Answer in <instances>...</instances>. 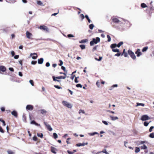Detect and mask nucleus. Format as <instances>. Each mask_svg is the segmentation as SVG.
I'll list each match as a JSON object with an SVG mask.
<instances>
[{
    "mask_svg": "<svg viewBox=\"0 0 154 154\" xmlns=\"http://www.w3.org/2000/svg\"><path fill=\"white\" fill-rule=\"evenodd\" d=\"M145 105V104L144 103H137V105L136 106H144Z\"/></svg>",
    "mask_w": 154,
    "mask_h": 154,
    "instance_id": "c756f323",
    "label": "nucleus"
},
{
    "mask_svg": "<svg viewBox=\"0 0 154 154\" xmlns=\"http://www.w3.org/2000/svg\"><path fill=\"white\" fill-rule=\"evenodd\" d=\"M67 152L69 154H73L74 153L73 152H71L69 150H68L67 151Z\"/></svg>",
    "mask_w": 154,
    "mask_h": 154,
    "instance_id": "13d9d810",
    "label": "nucleus"
},
{
    "mask_svg": "<svg viewBox=\"0 0 154 154\" xmlns=\"http://www.w3.org/2000/svg\"><path fill=\"white\" fill-rule=\"evenodd\" d=\"M141 7L143 8L147 7V5L144 3H142L140 5Z\"/></svg>",
    "mask_w": 154,
    "mask_h": 154,
    "instance_id": "4be33fe9",
    "label": "nucleus"
},
{
    "mask_svg": "<svg viewBox=\"0 0 154 154\" xmlns=\"http://www.w3.org/2000/svg\"><path fill=\"white\" fill-rule=\"evenodd\" d=\"M53 136L54 139H56L58 137V135L55 133H54L53 134Z\"/></svg>",
    "mask_w": 154,
    "mask_h": 154,
    "instance_id": "ea45409f",
    "label": "nucleus"
},
{
    "mask_svg": "<svg viewBox=\"0 0 154 154\" xmlns=\"http://www.w3.org/2000/svg\"><path fill=\"white\" fill-rule=\"evenodd\" d=\"M59 61L60 63L58 64V65L60 66H62L63 64V61L61 60H59Z\"/></svg>",
    "mask_w": 154,
    "mask_h": 154,
    "instance_id": "c03bdc74",
    "label": "nucleus"
},
{
    "mask_svg": "<svg viewBox=\"0 0 154 154\" xmlns=\"http://www.w3.org/2000/svg\"><path fill=\"white\" fill-rule=\"evenodd\" d=\"M39 28L41 29H42L47 31L48 30V28L45 26H41L39 27Z\"/></svg>",
    "mask_w": 154,
    "mask_h": 154,
    "instance_id": "ddd939ff",
    "label": "nucleus"
},
{
    "mask_svg": "<svg viewBox=\"0 0 154 154\" xmlns=\"http://www.w3.org/2000/svg\"><path fill=\"white\" fill-rule=\"evenodd\" d=\"M147 141H137V143L138 144V145H140L141 144H143L145 143H147Z\"/></svg>",
    "mask_w": 154,
    "mask_h": 154,
    "instance_id": "6ab92c4d",
    "label": "nucleus"
},
{
    "mask_svg": "<svg viewBox=\"0 0 154 154\" xmlns=\"http://www.w3.org/2000/svg\"><path fill=\"white\" fill-rule=\"evenodd\" d=\"M62 103L64 106L68 108H71L72 107V105L67 101H63L62 102Z\"/></svg>",
    "mask_w": 154,
    "mask_h": 154,
    "instance_id": "7ed1b4c3",
    "label": "nucleus"
},
{
    "mask_svg": "<svg viewBox=\"0 0 154 154\" xmlns=\"http://www.w3.org/2000/svg\"><path fill=\"white\" fill-rule=\"evenodd\" d=\"M67 37L68 38L73 37L74 36L72 34H69L67 35Z\"/></svg>",
    "mask_w": 154,
    "mask_h": 154,
    "instance_id": "3c124183",
    "label": "nucleus"
},
{
    "mask_svg": "<svg viewBox=\"0 0 154 154\" xmlns=\"http://www.w3.org/2000/svg\"><path fill=\"white\" fill-rule=\"evenodd\" d=\"M80 17L81 18V21H82L85 17V16L83 14H81L79 15Z\"/></svg>",
    "mask_w": 154,
    "mask_h": 154,
    "instance_id": "bb28decb",
    "label": "nucleus"
},
{
    "mask_svg": "<svg viewBox=\"0 0 154 154\" xmlns=\"http://www.w3.org/2000/svg\"><path fill=\"white\" fill-rule=\"evenodd\" d=\"M61 69L63 70L64 72H66V68H65V67L63 66H61Z\"/></svg>",
    "mask_w": 154,
    "mask_h": 154,
    "instance_id": "052dcab7",
    "label": "nucleus"
},
{
    "mask_svg": "<svg viewBox=\"0 0 154 154\" xmlns=\"http://www.w3.org/2000/svg\"><path fill=\"white\" fill-rule=\"evenodd\" d=\"M19 57V56L18 55H16L14 56V58L15 59H17Z\"/></svg>",
    "mask_w": 154,
    "mask_h": 154,
    "instance_id": "bf43d9fd",
    "label": "nucleus"
},
{
    "mask_svg": "<svg viewBox=\"0 0 154 154\" xmlns=\"http://www.w3.org/2000/svg\"><path fill=\"white\" fill-rule=\"evenodd\" d=\"M44 125L46 126L47 129L48 131H51L52 130V128H51V125L49 124H48L47 122H44Z\"/></svg>",
    "mask_w": 154,
    "mask_h": 154,
    "instance_id": "39448f33",
    "label": "nucleus"
},
{
    "mask_svg": "<svg viewBox=\"0 0 154 154\" xmlns=\"http://www.w3.org/2000/svg\"><path fill=\"white\" fill-rule=\"evenodd\" d=\"M154 128V126H151L149 129V132H151L152 131V129H153Z\"/></svg>",
    "mask_w": 154,
    "mask_h": 154,
    "instance_id": "8fccbe9b",
    "label": "nucleus"
},
{
    "mask_svg": "<svg viewBox=\"0 0 154 154\" xmlns=\"http://www.w3.org/2000/svg\"><path fill=\"white\" fill-rule=\"evenodd\" d=\"M54 86L55 88H57L58 89H61L62 88V87H61L57 85H54Z\"/></svg>",
    "mask_w": 154,
    "mask_h": 154,
    "instance_id": "49530a36",
    "label": "nucleus"
},
{
    "mask_svg": "<svg viewBox=\"0 0 154 154\" xmlns=\"http://www.w3.org/2000/svg\"><path fill=\"white\" fill-rule=\"evenodd\" d=\"M149 137L151 138H154V133H151L149 135Z\"/></svg>",
    "mask_w": 154,
    "mask_h": 154,
    "instance_id": "79ce46f5",
    "label": "nucleus"
},
{
    "mask_svg": "<svg viewBox=\"0 0 154 154\" xmlns=\"http://www.w3.org/2000/svg\"><path fill=\"white\" fill-rule=\"evenodd\" d=\"M52 78H53V81H54V82H56V81L57 82H59L60 83V82H61V80L57 79L56 77H55L54 76H52Z\"/></svg>",
    "mask_w": 154,
    "mask_h": 154,
    "instance_id": "dca6fc26",
    "label": "nucleus"
},
{
    "mask_svg": "<svg viewBox=\"0 0 154 154\" xmlns=\"http://www.w3.org/2000/svg\"><path fill=\"white\" fill-rule=\"evenodd\" d=\"M88 134L90 136H94L95 134H98V133L96 132H94L92 133H88Z\"/></svg>",
    "mask_w": 154,
    "mask_h": 154,
    "instance_id": "393cba45",
    "label": "nucleus"
},
{
    "mask_svg": "<svg viewBox=\"0 0 154 154\" xmlns=\"http://www.w3.org/2000/svg\"><path fill=\"white\" fill-rule=\"evenodd\" d=\"M116 47H117V46L116 44H112L110 45V48L112 49Z\"/></svg>",
    "mask_w": 154,
    "mask_h": 154,
    "instance_id": "aec40b11",
    "label": "nucleus"
},
{
    "mask_svg": "<svg viewBox=\"0 0 154 154\" xmlns=\"http://www.w3.org/2000/svg\"><path fill=\"white\" fill-rule=\"evenodd\" d=\"M40 111L41 112V113L42 114H45L47 112V111L44 109H42L40 110Z\"/></svg>",
    "mask_w": 154,
    "mask_h": 154,
    "instance_id": "b1692460",
    "label": "nucleus"
},
{
    "mask_svg": "<svg viewBox=\"0 0 154 154\" xmlns=\"http://www.w3.org/2000/svg\"><path fill=\"white\" fill-rule=\"evenodd\" d=\"M148 49V47L147 46H146L144 47L142 49V51L143 52H144L146 51Z\"/></svg>",
    "mask_w": 154,
    "mask_h": 154,
    "instance_id": "cd10ccee",
    "label": "nucleus"
},
{
    "mask_svg": "<svg viewBox=\"0 0 154 154\" xmlns=\"http://www.w3.org/2000/svg\"><path fill=\"white\" fill-rule=\"evenodd\" d=\"M57 149L54 148V147L53 146H51V151L53 153L56 154L57 153V152H56V151H57Z\"/></svg>",
    "mask_w": 154,
    "mask_h": 154,
    "instance_id": "9d476101",
    "label": "nucleus"
},
{
    "mask_svg": "<svg viewBox=\"0 0 154 154\" xmlns=\"http://www.w3.org/2000/svg\"><path fill=\"white\" fill-rule=\"evenodd\" d=\"M85 17L87 19L89 23H91V21L90 18H89L88 16V15H85Z\"/></svg>",
    "mask_w": 154,
    "mask_h": 154,
    "instance_id": "2f4dec72",
    "label": "nucleus"
},
{
    "mask_svg": "<svg viewBox=\"0 0 154 154\" xmlns=\"http://www.w3.org/2000/svg\"><path fill=\"white\" fill-rule=\"evenodd\" d=\"M147 147L145 145H144L141 146V149H147Z\"/></svg>",
    "mask_w": 154,
    "mask_h": 154,
    "instance_id": "58836bf2",
    "label": "nucleus"
},
{
    "mask_svg": "<svg viewBox=\"0 0 154 154\" xmlns=\"http://www.w3.org/2000/svg\"><path fill=\"white\" fill-rule=\"evenodd\" d=\"M37 4H38V5L40 6L43 5L42 3L39 0L37 1Z\"/></svg>",
    "mask_w": 154,
    "mask_h": 154,
    "instance_id": "4c0bfd02",
    "label": "nucleus"
},
{
    "mask_svg": "<svg viewBox=\"0 0 154 154\" xmlns=\"http://www.w3.org/2000/svg\"><path fill=\"white\" fill-rule=\"evenodd\" d=\"M112 51L115 52L119 53V50L118 49L115 48L112 49Z\"/></svg>",
    "mask_w": 154,
    "mask_h": 154,
    "instance_id": "7c9ffc66",
    "label": "nucleus"
},
{
    "mask_svg": "<svg viewBox=\"0 0 154 154\" xmlns=\"http://www.w3.org/2000/svg\"><path fill=\"white\" fill-rule=\"evenodd\" d=\"M50 63L48 62H47L45 64L46 66L47 67H49L50 66Z\"/></svg>",
    "mask_w": 154,
    "mask_h": 154,
    "instance_id": "4d7b16f0",
    "label": "nucleus"
},
{
    "mask_svg": "<svg viewBox=\"0 0 154 154\" xmlns=\"http://www.w3.org/2000/svg\"><path fill=\"white\" fill-rule=\"evenodd\" d=\"M29 82L31 84V85L32 86H34V83L33 81L32 80H30L29 81Z\"/></svg>",
    "mask_w": 154,
    "mask_h": 154,
    "instance_id": "a18cd8bd",
    "label": "nucleus"
},
{
    "mask_svg": "<svg viewBox=\"0 0 154 154\" xmlns=\"http://www.w3.org/2000/svg\"><path fill=\"white\" fill-rule=\"evenodd\" d=\"M33 109V106L31 105H28L26 107V109L27 110L31 111Z\"/></svg>",
    "mask_w": 154,
    "mask_h": 154,
    "instance_id": "1a4fd4ad",
    "label": "nucleus"
},
{
    "mask_svg": "<svg viewBox=\"0 0 154 154\" xmlns=\"http://www.w3.org/2000/svg\"><path fill=\"white\" fill-rule=\"evenodd\" d=\"M37 63V61H32L31 63L32 65H35Z\"/></svg>",
    "mask_w": 154,
    "mask_h": 154,
    "instance_id": "603ef678",
    "label": "nucleus"
},
{
    "mask_svg": "<svg viewBox=\"0 0 154 154\" xmlns=\"http://www.w3.org/2000/svg\"><path fill=\"white\" fill-rule=\"evenodd\" d=\"M151 122H147L146 121H145V122H144V123H143V124H144V125L146 126V127H147V126H148V125L149 124V123H150Z\"/></svg>",
    "mask_w": 154,
    "mask_h": 154,
    "instance_id": "e433bc0d",
    "label": "nucleus"
},
{
    "mask_svg": "<svg viewBox=\"0 0 154 154\" xmlns=\"http://www.w3.org/2000/svg\"><path fill=\"white\" fill-rule=\"evenodd\" d=\"M79 46L82 50L85 49V45H81Z\"/></svg>",
    "mask_w": 154,
    "mask_h": 154,
    "instance_id": "a19ab883",
    "label": "nucleus"
},
{
    "mask_svg": "<svg viewBox=\"0 0 154 154\" xmlns=\"http://www.w3.org/2000/svg\"><path fill=\"white\" fill-rule=\"evenodd\" d=\"M6 70L5 67L3 66H0V70L2 72H5Z\"/></svg>",
    "mask_w": 154,
    "mask_h": 154,
    "instance_id": "2eb2a0df",
    "label": "nucleus"
},
{
    "mask_svg": "<svg viewBox=\"0 0 154 154\" xmlns=\"http://www.w3.org/2000/svg\"><path fill=\"white\" fill-rule=\"evenodd\" d=\"M110 118L111 120L112 121H115L118 119V118L117 116H110Z\"/></svg>",
    "mask_w": 154,
    "mask_h": 154,
    "instance_id": "a211bd4d",
    "label": "nucleus"
},
{
    "mask_svg": "<svg viewBox=\"0 0 154 154\" xmlns=\"http://www.w3.org/2000/svg\"><path fill=\"white\" fill-rule=\"evenodd\" d=\"M76 86L77 87L81 88H82V85L80 84H77L76 85Z\"/></svg>",
    "mask_w": 154,
    "mask_h": 154,
    "instance_id": "de8ad7c7",
    "label": "nucleus"
},
{
    "mask_svg": "<svg viewBox=\"0 0 154 154\" xmlns=\"http://www.w3.org/2000/svg\"><path fill=\"white\" fill-rule=\"evenodd\" d=\"M7 152L8 154H15L14 152L11 150H8Z\"/></svg>",
    "mask_w": 154,
    "mask_h": 154,
    "instance_id": "f704fd0d",
    "label": "nucleus"
},
{
    "mask_svg": "<svg viewBox=\"0 0 154 154\" xmlns=\"http://www.w3.org/2000/svg\"><path fill=\"white\" fill-rule=\"evenodd\" d=\"M44 61V59L42 58H41L40 59H38V64H42Z\"/></svg>",
    "mask_w": 154,
    "mask_h": 154,
    "instance_id": "f3484780",
    "label": "nucleus"
},
{
    "mask_svg": "<svg viewBox=\"0 0 154 154\" xmlns=\"http://www.w3.org/2000/svg\"><path fill=\"white\" fill-rule=\"evenodd\" d=\"M11 54L12 57L15 56V52L14 51H11Z\"/></svg>",
    "mask_w": 154,
    "mask_h": 154,
    "instance_id": "e2e57ef3",
    "label": "nucleus"
},
{
    "mask_svg": "<svg viewBox=\"0 0 154 154\" xmlns=\"http://www.w3.org/2000/svg\"><path fill=\"white\" fill-rule=\"evenodd\" d=\"M9 69L10 71H11V72H14V69L12 67H9Z\"/></svg>",
    "mask_w": 154,
    "mask_h": 154,
    "instance_id": "680f3d73",
    "label": "nucleus"
},
{
    "mask_svg": "<svg viewBox=\"0 0 154 154\" xmlns=\"http://www.w3.org/2000/svg\"><path fill=\"white\" fill-rule=\"evenodd\" d=\"M87 41H88V40L87 39H85L81 40V41L79 42L80 43H83L86 42Z\"/></svg>",
    "mask_w": 154,
    "mask_h": 154,
    "instance_id": "a878e982",
    "label": "nucleus"
},
{
    "mask_svg": "<svg viewBox=\"0 0 154 154\" xmlns=\"http://www.w3.org/2000/svg\"><path fill=\"white\" fill-rule=\"evenodd\" d=\"M11 114L14 116L15 117H17V113L15 110H13L11 112Z\"/></svg>",
    "mask_w": 154,
    "mask_h": 154,
    "instance_id": "4468645a",
    "label": "nucleus"
},
{
    "mask_svg": "<svg viewBox=\"0 0 154 154\" xmlns=\"http://www.w3.org/2000/svg\"><path fill=\"white\" fill-rule=\"evenodd\" d=\"M35 122L34 121V120H32V121L31 122H30V123L31 124H35Z\"/></svg>",
    "mask_w": 154,
    "mask_h": 154,
    "instance_id": "69168bd1",
    "label": "nucleus"
},
{
    "mask_svg": "<svg viewBox=\"0 0 154 154\" xmlns=\"http://www.w3.org/2000/svg\"><path fill=\"white\" fill-rule=\"evenodd\" d=\"M18 74H19V75L20 77H22L23 76V74L21 72H19L18 73Z\"/></svg>",
    "mask_w": 154,
    "mask_h": 154,
    "instance_id": "338daca9",
    "label": "nucleus"
},
{
    "mask_svg": "<svg viewBox=\"0 0 154 154\" xmlns=\"http://www.w3.org/2000/svg\"><path fill=\"white\" fill-rule=\"evenodd\" d=\"M37 135L38 137H40L41 138H42L43 136V134L42 133H38Z\"/></svg>",
    "mask_w": 154,
    "mask_h": 154,
    "instance_id": "c85d7f7f",
    "label": "nucleus"
},
{
    "mask_svg": "<svg viewBox=\"0 0 154 154\" xmlns=\"http://www.w3.org/2000/svg\"><path fill=\"white\" fill-rule=\"evenodd\" d=\"M140 149L139 147H135V152L138 153L140 151Z\"/></svg>",
    "mask_w": 154,
    "mask_h": 154,
    "instance_id": "473e14b6",
    "label": "nucleus"
},
{
    "mask_svg": "<svg viewBox=\"0 0 154 154\" xmlns=\"http://www.w3.org/2000/svg\"><path fill=\"white\" fill-rule=\"evenodd\" d=\"M0 121L3 123V126H5L6 125L5 121L1 118H0Z\"/></svg>",
    "mask_w": 154,
    "mask_h": 154,
    "instance_id": "37998d69",
    "label": "nucleus"
},
{
    "mask_svg": "<svg viewBox=\"0 0 154 154\" xmlns=\"http://www.w3.org/2000/svg\"><path fill=\"white\" fill-rule=\"evenodd\" d=\"M102 152L103 153H105L106 154H109V153L106 151V149L103 150L102 151L97 152V154Z\"/></svg>",
    "mask_w": 154,
    "mask_h": 154,
    "instance_id": "412c9836",
    "label": "nucleus"
},
{
    "mask_svg": "<svg viewBox=\"0 0 154 154\" xmlns=\"http://www.w3.org/2000/svg\"><path fill=\"white\" fill-rule=\"evenodd\" d=\"M135 53L137 54V57H139L142 54V53L140 51V49L139 48H138L137 49Z\"/></svg>",
    "mask_w": 154,
    "mask_h": 154,
    "instance_id": "0eeeda50",
    "label": "nucleus"
},
{
    "mask_svg": "<svg viewBox=\"0 0 154 154\" xmlns=\"http://www.w3.org/2000/svg\"><path fill=\"white\" fill-rule=\"evenodd\" d=\"M33 140L35 141H36L37 140V138L35 136H34L33 137Z\"/></svg>",
    "mask_w": 154,
    "mask_h": 154,
    "instance_id": "864d4df0",
    "label": "nucleus"
},
{
    "mask_svg": "<svg viewBox=\"0 0 154 154\" xmlns=\"http://www.w3.org/2000/svg\"><path fill=\"white\" fill-rule=\"evenodd\" d=\"M107 37L108 38L107 41L108 42H110L111 41V37H110V36L109 35H107Z\"/></svg>",
    "mask_w": 154,
    "mask_h": 154,
    "instance_id": "09e8293b",
    "label": "nucleus"
},
{
    "mask_svg": "<svg viewBox=\"0 0 154 154\" xmlns=\"http://www.w3.org/2000/svg\"><path fill=\"white\" fill-rule=\"evenodd\" d=\"M26 36L27 38L29 39H30V37L32 36V34L31 33L29 32L28 31H27L26 32Z\"/></svg>",
    "mask_w": 154,
    "mask_h": 154,
    "instance_id": "f8f14e48",
    "label": "nucleus"
},
{
    "mask_svg": "<svg viewBox=\"0 0 154 154\" xmlns=\"http://www.w3.org/2000/svg\"><path fill=\"white\" fill-rule=\"evenodd\" d=\"M102 122L105 125H108V123L106 121L103 120V121H102Z\"/></svg>",
    "mask_w": 154,
    "mask_h": 154,
    "instance_id": "6e6d98bb",
    "label": "nucleus"
},
{
    "mask_svg": "<svg viewBox=\"0 0 154 154\" xmlns=\"http://www.w3.org/2000/svg\"><path fill=\"white\" fill-rule=\"evenodd\" d=\"M128 53L133 59L135 60L136 59V56L134 53L130 49L128 50Z\"/></svg>",
    "mask_w": 154,
    "mask_h": 154,
    "instance_id": "f03ea898",
    "label": "nucleus"
},
{
    "mask_svg": "<svg viewBox=\"0 0 154 154\" xmlns=\"http://www.w3.org/2000/svg\"><path fill=\"white\" fill-rule=\"evenodd\" d=\"M118 86V85L117 84H114V85H113L111 87V88H115V87H117Z\"/></svg>",
    "mask_w": 154,
    "mask_h": 154,
    "instance_id": "0e129e2a",
    "label": "nucleus"
},
{
    "mask_svg": "<svg viewBox=\"0 0 154 154\" xmlns=\"http://www.w3.org/2000/svg\"><path fill=\"white\" fill-rule=\"evenodd\" d=\"M66 78V76H59L56 77L57 79H65Z\"/></svg>",
    "mask_w": 154,
    "mask_h": 154,
    "instance_id": "5701e85b",
    "label": "nucleus"
},
{
    "mask_svg": "<svg viewBox=\"0 0 154 154\" xmlns=\"http://www.w3.org/2000/svg\"><path fill=\"white\" fill-rule=\"evenodd\" d=\"M30 56L32 57L33 59L35 60L37 57V55L36 53H31L30 55Z\"/></svg>",
    "mask_w": 154,
    "mask_h": 154,
    "instance_id": "6e6552de",
    "label": "nucleus"
},
{
    "mask_svg": "<svg viewBox=\"0 0 154 154\" xmlns=\"http://www.w3.org/2000/svg\"><path fill=\"white\" fill-rule=\"evenodd\" d=\"M94 27L93 24H91L89 26V27L91 29H92Z\"/></svg>",
    "mask_w": 154,
    "mask_h": 154,
    "instance_id": "72a5a7b5",
    "label": "nucleus"
},
{
    "mask_svg": "<svg viewBox=\"0 0 154 154\" xmlns=\"http://www.w3.org/2000/svg\"><path fill=\"white\" fill-rule=\"evenodd\" d=\"M81 112H82L83 113H85V112H84V110H81V109H80L79 110V113H80Z\"/></svg>",
    "mask_w": 154,
    "mask_h": 154,
    "instance_id": "774afa93",
    "label": "nucleus"
},
{
    "mask_svg": "<svg viewBox=\"0 0 154 154\" xmlns=\"http://www.w3.org/2000/svg\"><path fill=\"white\" fill-rule=\"evenodd\" d=\"M100 39L99 37H97L95 38H93L92 40L90 42V45L91 46H93L94 44H97L100 42Z\"/></svg>",
    "mask_w": 154,
    "mask_h": 154,
    "instance_id": "f257e3e1",
    "label": "nucleus"
},
{
    "mask_svg": "<svg viewBox=\"0 0 154 154\" xmlns=\"http://www.w3.org/2000/svg\"><path fill=\"white\" fill-rule=\"evenodd\" d=\"M0 132L3 133L4 132V130L1 126H0Z\"/></svg>",
    "mask_w": 154,
    "mask_h": 154,
    "instance_id": "5fc2aeb1",
    "label": "nucleus"
},
{
    "mask_svg": "<svg viewBox=\"0 0 154 154\" xmlns=\"http://www.w3.org/2000/svg\"><path fill=\"white\" fill-rule=\"evenodd\" d=\"M112 21L113 23L116 24H118L119 22L120 25L122 24V23L120 22L118 19L116 18H113L112 19Z\"/></svg>",
    "mask_w": 154,
    "mask_h": 154,
    "instance_id": "423d86ee",
    "label": "nucleus"
},
{
    "mask_svg": "<svg viewBox=\"0 0 154 154\" xmlns=\"http://www.w3.org/2000/svg\"><path fill=\"white\" fill-rule=\"evenodd\" d=\"M88 144V142L83 143H77L76 144V145L78 147H79V146H85V145H87Z\"/></svg>",
    "mask_w": 154,
    "mask_h": 154,
    "instance_id": "9b49d317",
    "label": "nucleus"
},
{
    "mask_svg": "<svg viewBox=\"0 0 154 154\" xmlns=\"http://www.w3.org/2000/svg\"><path fill=\"white\" fill-rule=\"evenodd\" d=\"M123 44V42H119L117 45V46L118 48L120 47Z\"/></svg>",
    "mask_w": 154,
    "mask_h": 154,
    "instance_id": "c9c22d12",
    "label": "nucleus"
},
{
    "mask_svg": "<svg viewBox=\"0 0 154 154\" xmlns=\"http://www.w3.org/2000/svg\"><path fill=\"white\" fill-rule=\"evenodd\" d=\"M150 118L146 115H143L141 117V119L143 121L150 119Z\"/></svg>",
    "mask_w": 154,
    "mask_h": 154,
    "instance_id": "20e7f679",
    "label": "nucleus"
}]
</instances>
